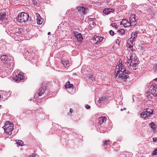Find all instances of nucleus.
<instances>
[{"label":"nucleus","mask_w":157,"mask_h":157,"mask_svg":"<svg viewBox=\"0 0 157 157\" xmlns=\"http://www.w3.org/2000/svg\"><path fill=\"white\" fill-rule=\"evenodd\" d=\"M157 85L156 84H152L148 91L145 93L146 96L149 98H152L153 97H157Z\"/></svg>","instance_id":"nucleus-1"},{"label":"nucleus","mask_w":157,"mask_h":157,"mask_svg":"<svg viewBox=\"0 0 157 157\" xmlns=\"http://www.w3.org/2000/svg\"><path fill=\"white\" fill-rule=\"evenodd\" d=\"M139 63V60L138 58L135 56L134 54H132L130 56V59H128L127 65H129V68L132 67L135 68Z\"/></svg>","instance_id":"nucleus-2"},{"label":"nucleus","mask_w":157,"mask_h":157,"mask_svg":"<svg viewBox=\"0 0 157 157\" xmlns=\"http://www.w3.org/2000/svg\"><path fill=\"white\" fill-rule=\"evenodd\" d=\"M120 63L118 65H117L116 67V69L115 71V73L114 75L116 77H117L118 75L119 74L120 71H121V73H124L126 74L129 75L130 74V72L128 70H126V68L121 63Z\"/></svg>","instance_id":"nucleus-3"},{"label":"nucleus","mask_w":157,"mask_h":157,"mask_svg":"<svg viewBox=\"0 0 157 157\" xmlns=\"http://www.w3.org/2000/svg\"><path fill=\"white\" fill-rule=\"evenodd\" d=\"M29 18V14L24 12H22L18 14L17 20L19 22L21 23L28 21Z\"/></svg>","instance_id":"nucleus-4"},{"label":"nucleus","mask_w":157,"mask_h":157,"mask_svg":"<svg viewBox=\"0 0 157 157\" xmlns=\"http://www.w3.org/2000/svg\"><path fill=\"white\" fill-rule=\"evenodd\" d=\"M12 79L16 82L17 81L19 82L21 80L22 82L25 81V76L24 75V74L21 72L18 73V72L13 73V74Z\"/></svg>","instance_id":"nucleus-5"},{"label":"nucleus","mask_w":157,"mask_h":157,"mask_svg":"<svg viewBox=\"0 0 157 157\" xmlns=\"http://www.w3.org/2000/svg\"><path fill=\"white\" fill-rule=\"evenodd\" d=\"M10 122H6L5 123V125L3 127L4 129L5 133H8L9 135L12 134V131L13 129V126H10Z\"/></svg>","instance_id":"nucleus-6"},{"label":"nucleus","mask_w":157,"mask_h":157,"mask_svg":"<svg viewBox=\"0 0 157 157\" xmlns=\"http://www.w3.org/2000/svg\"><path fill=\"white\" fill-rule=\"evenodd\" d=\"M153 112V111L152 110H150V109H147L146 110L140 113V116L141 117L145 119L150 115L152 114Z\"/></svg>","instance_id":"nucleus-7"},{"label":"nucleus","mask_w":157,"mask_h":157,"mask_svg":"<svg viewBox=\"0 0 157 157\" xmlns=\"http://www.w3.org/2000/svg\"><path fill=\"white\" fill-rule=\"evenodd\" d=\"M45 91L44 88L43 87H41L40 88L38 89L37 93L35 94L34 96L35 98H38L39 96H41L44 93Z\"/></svg>","instance_id":"nucleus-8"},{"label":"nucleus","mask_w":157,"mask_h":157,"mask_svg":"<svg viewBox=\"0 0 157 157\" xmlns=\"http://www.w3.org/2000/svg\"><path fill=\"white\" fill-rule=\"evenodd\" d=\"M103 38L101 37L96 36L94 37L93 40L95 44L100 43L103 41Z\"/></svg>","instance_id":"nucleus-9"},{"label":"nucleus","mask_w":157,"mask_h":157,"mask_svg":"<svg viewBox=\"0 0 157 157\" xmlns=\"http://www.w3.org/2000/svg\"><path fill=\"white\" fill-rule=\"evenodd\" d=\"M133 40L131 38L128 39L127 42L126 46L129 48H131L132 47H133Z\"/></svg>","instance_id":"nucleus-10"},{"label":"nucleus","mask_w":157,"mask_h":157,"mask_svg":"<svg viewBox=\"0 0 157 157\" xmlns=\"http://www.w3.org/2000/svg\"><path fill=\"white\" fill-rule=\"evenodd\" d=\"M128 75L124 73H121V74H119L118 77L121 78L122 79L124 80L127 79L129 77Z\"/></svg>","instance_id":"nucleus-11"},{"label":"nucleus","mask_w":157,"mask_h":157,"mask_svg":"<svg viewBox=\"0 0 157 157\" xmlns=\"http://www.w3.org/2000/svg\"><path fill=\"white\" fill-rule=\"evenodd\" d=\"M14 32V33L15 34L21 33L23 31L22 28H14L13 29Z\"/></svg>","instance_id":"nucleus-12"},{"label":"nucleus","mask_w":157,"mask_h":157,"mask_svg":"<svg viewBox=\"0 0 157 157\" xmlns=\"http://www.w3.org/2000/svg\"><path fill=\"white\" fill-rule=\"evenodd\" d=\"M135 17V15L132 14V15L129 18V21L131 22L133 25H136V24H134L136 21Z\"/></svg>","instance_id":"nucleus-13"},{"label":"nucleus","mask_w":157,"mask_h":157,"mask_svg":"<svg viewBox=\"0 0 157 157\" xmlns=\"http://www.w3.org/2000/svg\"><path fill=\"white\" fill-rule=\"evenodd\" d=\"M114 10L113 9L105 8L103 12L105 14H108L110 12H113Z\"/></svg>","instance_id":"nucleus-14"},{"label":"nucleus","mask_w":157,"mask_h":157,"mask_svg":"<svg viewBox=\"0 0 157 157\" xmlns=\"http://www.w3.org/2000/svg\"><path fill=\"white\" fill-rule=\"evenodd\" d=\"M75 36L76 37L77 40L78 41H81L82 39V37L81 33H78L76 34L75 33Z\"/></svg>","instance_id":"nucleus-15"},{"label":"nucleus","mask_w":157,"mask_h":157,"mask_svg":"<svg viewBox=\"0 0 157 157\" xmlns=\"http://www.w3.org/2000/svg\"><path fill=\"white\" fill-rule=\"evenodd\" d=\"M10 58H9L6 55H3L2 56L0 59L2 61H10L11 60V57H10Z\"/></svg>","instance_id":"nucleus-16"},{"label":"nucleus","mask_w":157,"mask_h":157,"mask_svg":"<svg viewBox=\"0 0 157 157\" xmlns=\"http://www.w3.org/2000/svg\"><path fill=\"white\" fill-rule=\"evenodd\" d=\"M108 99L105 96H102L99 98L98 101L100 103H104Z\"/></svg>","instance_id":"nucleus-17"},{"label":"nucleus","mask_w":157,"mask_h":157,"mask_svg":"<svg viewBox=\"0 0 157 157\" xmlns=\"http://www.w3.org/2000/svg\"><path fill=\"white\" fill-rule=\"evenodd\" d=\"M6 14L5 12H1L0 13V21L6 19Z\"/></svg>","instance_id":"nucleus-18"},{"label":"nucleus","mask_w":157,"mask_h":157,"mask_svg":"<svg viewBox=\"0 0 157 157\" xmlns=\"http://www.w3.org/2000/svg\"><path fill=\"white\" fill-rule=\"evenodd\" d=\"M106 118L105 117H101L98 119V123L100 124H101L106 121Z\"/></svg>","instance_id":"nucleus-19"},{"label":"nucleus","mask_w":157,"mask_h":157,"mask_svg":"<svg viewBox=\"0 0 157 157\" xmlns=\"http://www.w3.org/2000/svg\"><path fill=\"white\" fill-rule=\"evenodd\" d=\"M77 9L79 11L82 12L84 14H85V10H86V8L82 6H79L77 8Z\"/></svg>","instance_id":"nucleus-20"},{"label":"nucleus","mask_w":157,"mask_h":157,"mask_svg":"<svg viewBox=\"0 0 157 157\" xmlns=\"http://www.w3.org/2000/svg\"><path fill=\"white\" fill-rule=\"evenodd\" d=\"M10 63H4L2 65V67L4 68L5 69H6L7 68L9 67L10 66Z\"/></svg>","instance_id":"nucleus-21"},{"label":"nucleus","mask_w":157,"mask_h":157,"mask_svg":"<svg viewBox=\"0 0 157 157\" xmlns=\"http://www.w3.org/2000/svg\"><path fill=\"white\" fill-rule=\"evenodd\" d=\"M137 33L136 32L135 33L134 32H132L131 35V38L133 40L136 37Z\"/></svg>","instance_id":"nucleus-22"},{"label":"nucleus","mask_w":157,"mask_h":157,"mask_svg":"<svg viewBox=\"0 0 157 157\" xmlns=\"http://www.w3.org/2000/svg\"><path fill=\"white\" fill-rule=\"evenodd\" d=\"M149 126L151 128H152L154 130L155 129L156 125L153 122H151L150 124H149Z\"/></svg>","instance_id":"nucleus-23"},{"label":"nucleus","mask_w":157,"mask_h":157,"mask_svg":"<svg viewBox=\"0 0 157 157\" xmlns=\"http://www.w3.org/2000/svg\"><path fill=\"white\" fill-rule=\"evenodd\" d=\"M17 145L22 146L23 144V142L20 140H16V141Z\"/></svg>","instance_id":"nucleus-24"},{"label":"nucleus","mask_w":157,"mask_h":157,"mask_svg":"<svg viewBox=\"0 0 157 157\" xmlns=\"http://www.w3.org/2000/svg\"><path fill=\"white\" fill-rule=\"evenodd\" d=\"M38 16L37 17V23L38 24L40 25L42 23V21L41 19H40V18H41L40 15L38 14Z\"/></svg>","instance_id":"nucleus-25"},{"label":"nucleus","mask_w":157,"mask_h":157,"mask_svg":"<svg viewBox=\"0 0 157 157\" xmlns=\"http://www.w3.org/2000/svg\"><path fill=\"white\" fill-rule=\"evenodd\" d=\"M128 21V20L126 19H124L122 21L121 23H120V25H124V26H125V25H126V23L127 21Z\"/></svg>","instance_id":"nucleus-26"},{"label":"nucleus","mask_w":157,"mask_h":157,"mask_svg":"<svg viewBox=\"0 0 157 157\" xmlns=\"http://www.w3.org/2000/svg\"><path fill=\"white\" fill-rule=\"evenodd\" d=\"M72 84H70L69 82H67L65 85V87L66 88H69L71 87L72 86H73Z\"/></svg>","instance_id":"nucleus-27"},{"label":"nucleus","mask_w":157,"mask_h":157,"mask_svg":"<svg viewBox=\"0 0 157 157\" xmlns=\"http://www.w3.org/2000/svg\"><path fill=\"white\" fill-rule=\"evenodd\" d=\"M131 24H132V23L130 21L129 22L128 21H127L126 25H125V26H124V27L126 28L129 27L130 26H132Z\"/></svg>","instance_id":"nucleus-28"},{"label":"nucleus","mask_w":157,"mask_h":157,"mask_svg":"<svg viewBox=\"0 0 157 157\" xmlns=\"http://www.w3.org/2000/svg\"><path fill=\"white\" fill-rule=\"evenodd\" d=\"M87 77L89 79L91 80L92 81H93V80L94 79L93 76L91 75L88 74L87 75Z\"/></svg>","instance_id":"nucleus-29"},{"label":"nucleus","mask_w":157,"mask_h":157,"mask_svg":"<svg viewBox=\"0 0 157 157\" xmlns=\"http://www.w3.org/2000/svg\"><path fill=\"white\" fill-rule=\"evenodd\" d=\"M109 140H105L104 141L103 144L104 145L107 146L109 144Z\"/></svg>","instance_id":"nucleus-30"},{"label":"nucleus","mask_w":157,"mask_h":157,"mask_svg":"<svg viewBox=\"0 0 157 157\" xmlns=\"http://www.w3.org/2000/svg\"><path fill=\"white\" fill-rule=\"evenodd\" d=\"M121 34H123L124 33V29H121L118 31Z\"/></svg>","instance_id":"nucleus-31"},{"label":"nucleus","mask_w":157,"mask_h":157,"mask_svg":"<svg viewBox=\"0 0 157 157\" xmlns=\"http://www.w3.org/2000/svg\"><path fill=\"white\" fill-rule=\"evenodd\" d=\"M152 155H157V148L155 149L152 153Z\"/></svg>","instance_id":"nucleus-32"},{"label":"nucleus","mask_w":157,"mask_h":157,"mask_svg":"<svg viewBox=\"0 0 157 157\" xmlns=\"http://www.w3.org/2000/svg\"><path fill=\"white\" fill-rule=\"evenodd\" d=\"M111 25H112V26L115 28H116V29L117 28V26L116 23H113L111 24Z\"/></svg>","instance_id":"nucleus-33"},{"label":"nucleus","mask_w":157,"mask_h":157,"mask_svg":"<svg viewBox=\"0 0 157 157\" xmlns=\"http://www.w3.org/2000/svg\"><path fill=\"white\" fill-rule=\"evenodd\" d=\"M109 34L111 36H113L114 34V32L112 30H110L109 31Z\"/></svg>","instance_id":"nucleus-34"},{"label":"nucleus","mask_w":157,"mask_h":157,"mask_svg":"<svg viewBox=\"0 0 157 157\" xmlns=\"http://www.w3.org/2000/svg\"><path fill=\"white\" fill-rule=\"evenodd\" d=\"M32 2L33 4L37 5V2L36 0H33Z\"/></svg>","instance_id":"nucleus-35"},{"label":"nucleus","mask_w":157,"mask_h":157,"mask_svg":"<svg viewBox=\"0 0 157 157\" xmlns=\"http://www.w3.org/2000/svg\"><path fill=\"white\" fill-rule=\"evenodd\" d=\"M36 156L35 153H33L32 155H30L29 157H34Z\"/></svg>","instance_id":"nucleus-36"},{"label":"nucleus","mask_w":157,"mask_h":157,"mask_svg":"<svg viewBox=\"0 0 157 157\" xmlns=\"http://www.w3.org/2000/svg\"><path fill=\"white\" fill-rule=\"evenodd\" d=\"M120 42V41L119 40H117V41H116V43H117V44H118V45H120V43H119Z\"/></svg>","instance_id":"nucleus-37"},{"label":"nucleus","mask_w":157,"mask_h":157,"mask_svg":"<svg viewBox=\"0 0 157 157\" xmlns=\"http://www.w3.org/2000/svg\"><path fill=\"white\" fill-rule=\"evenodd\" d=\"M85 107L87 109H89L90 108V106L88 105H86L85 106Z\"/></svg>","instance_id":"nucleus-38"},{"label":"nucleus","mask_w":157,"mask_h":157,"mask_svg":"<svg viewBox=\"0 0 157 157\" xmlns=\"http://www.w3.org/2000/svg\"><path fill=\"white\" fill-rule=\"evenodd\" d=\"M64 66L66 67H68L69 66H70V64L69 63H67L66 64V65H64Z\"/></svg>","instance_id":"nucleus-39"},{"label":"nucleus","mask_w":157,"mask_h":157,"mask_svg":"<svg viewBox=\"0 0 157 157\" xmlns=\"http://www.w3.org/2000/svg\"><path fill=\"white\" fill-rule=\"evenodd\" d=\"M153 142H155L157 143V140H157V138H153Z\"/></svg>","instance_id":"nucleus-40"},{"label":"nucleus","mask_w":157,"mask_h":157,"mask_svg":"<svg viewBox=\"0 0 157 157\" xmlns=\"http://www.w3.org/2000/svg\"><path fill=\"white\" fill-rule=\"evenodd\" d=\"M90 21H94L96 20V19L95 18H90Z\"/></svg>","instance_id":"nucleus-41"},{"label":"nucleus","mask_w":157,"mask_h":157,"mask_svg":"<svg viewBox=\"0 0 157 157\" xmlns=\"http://www.w3.org/2000/svg\"><path fill=\"white\" fill-rule=\"evenodd\" d=\"M130 49L131 51L132 52H133L134 51H136V50L135 49H133V47H132L131 48H129Z\"/></svg>","instance_id":"nucleus-42"},{"label":"nucleus","mask_w":157,"mask_h":157,"mask_svg":"<svg viewBox=\"0 0 157 157\" xmlns=\"http://www.w3.org/2000/svg\"><path fill=\"white\" fill-rule=\"evenodd\" d=\"M72 111H73V109H72L70 108V112L71 113L72 112Z\"/></svg>","instance_id":"nucleus-43"},{"label":"nucleus","mask_w":157,"mask_h":157,"mask_svg":"<svg viewBox=\"0 0 157 157\" xmlns=\"http://www.w3.org/2000/svg\"><path fill=\"white\" fill-rule=\"evenodd\" d=\"M126 108H123V109H121V111H123V110H126Z\"/></svg>","instance_id":"nucleus-44"},{"label":"nucleus","mask_w":157,"mask_h":157,"mask_svg":"<svg viewBox=\"0 0 157 157\" xmlns=\"http://www.w3.org/2000/svg\"><path fill=\"white\" fill-rule=\"evenodd\" d=\"M50 33H51L50 32H48V35H50Z\"/></svg>","instance_id":"nucleus-45"},{"label":"nucleus","mask_w":157,"mask_h":157,"mask_svg":"<svg viewBox=\"0 0 157 157\" xmlns=\"http://www.w3.org/2000/svg\"><path fill=\"white\" fill-rule=\"evenodd\" d=\"M155 80H157V78H156V79H155Z\"/></svg>","instance_id":"nucleus-46"},{"label":"nucleus","mask_w":157,"mask_h":157,"mask_svg":"<svg viewBox=\"0 0 157 157\" xmlns=\"http://www.w3.org/2000/svg\"><path fill=\"white\" fill-rule=\"evenodd\" d=\"M156 138H157V140H157V137Z\"/></svg>","instance_id":"nucleus-47"}]
</instances>
